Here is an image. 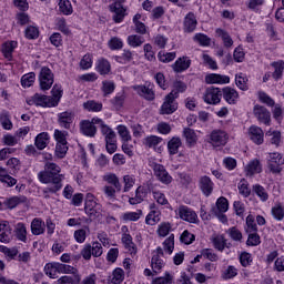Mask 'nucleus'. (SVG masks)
Segmentation results:
<instances>
[{"instance_id": "obj_1", "label": "nucleus", "mask_w": 284, "mask_h": 284, "mask_svg": "<svg viewBox=\"0 0 284 284\" xmlns=\"http://www.w3.org/2000/svg\"><path fill=\"white\" fill-rule=\"evenodd\" d=\"M61 173V168L52 162H47L44 170L38 173V179L40 183H61L63 181V175Z\"/></svg>"}, {"instance_id": "obj_2", "label": "nucleus", "mask_w": 284, "mask_h": 284, "mask_svg": "<svg viewBox=\"0 0 284 284\" xmlns=\"http://www.w3.org/2000/svg\"><path fill=\"white\" fill-rule=\"evenodd\" d=\"M28 105H37L40 108H57L58 101L50 95L36 93L31 99L27 100Z\"/></svg>"}, {"instance_id": "obj_3", "label": "nucleus", "mask_w": 284, "mask_h": 284, "mask_svg": "<svg viewBox=\"0 0 284 284\" xmlns=\"http://www.w3.org/2000/svg\"><path fill=\"white\" fill-rule=\"evenodd\" d=\"M99 121H103L101 118H93L90 120H82L80 122V132L84 136H90V139H93V136H97V125L101 128V123Z\"/></svg>"}, {"instance_id": "obj_4", "label": "nucleus", "mask_w": 284, "mask_h": 284, "mask_svg": "<svg viewBox=\"0 0 284 284\" xmlns=\"http://www.w3.org/2000/svg\"><path fill=\"white\" fill-rule=\"evenodd\" d=\"M123 3H125V0H113V3L109 6L110 12H113L114 23H121L125 19L126 9Z\"/></svg>"}, {"instance_id": "obj_5", "label": "nucleus", "mask_w": 284, "mask_h": 284, "mask_svg": "<svg viewBox=\"0 0 284 284\" xmlns=\"http://www.w3.org/2000/svg\"><path fill=\"white\" fill-rule=\"evenodd\" d=\"M41 90H50L54 84V73L48 67H42L39 73Z\"/></svg>"}, {"instance_id": "obj_6", "label": "nucleus", "mask_w": 284, "mask_h": 284, "mask_svg": "<svg viewBox=\"0 0 284 284\" xmlns=\"http://www.w3.org/2000/svg\"><path fill=\"white\" fill-rule=\"evenodd\" d=\"M284 159L281 153H270L267 159V168L272 174H281L283 172Z\"/></svg>"}, {"instance_id": "obj_7", "label": "nucleus", "mask_w": 284, "mask_h": 284, "mask_svg": "<svg viewBox=\"0 0 284 284\" xmlns=\"http://www.w3.org/2000/svg\"><path fill=\"white\" fill-rule=\"evenodd\" d=\"M152 254H153L151 258L152 272L155 274H161V271L163 270V267H165V262L161 260L162 256H165V253L163 252V247L158 246Z\"/></svg>"}, {"instance_id": "obj_8", "label": "nucleus", "mask_w": 284, "mask_h": 284, "mask_svg": "<svg viewBox=\"0 0 284 284\" xmlns=\"http://www.w3.org/2000/svg\"><path fill=\"white\" fill-rule=\"evenodd\" d=\"M222 97H223V90H221L219 88L211 87L205 90L203 100L209 105H217V103H221Z\"/></svg>"}, {"instance_id": "obj_9", "label": "nucleus", "mask_w": 284, "mask_h": 284, "mask_svg": "<svg viewBox=\"0 0 284 284\" xmlns=\"http://www.w3.org/2000/svg\"><path fill=\"white\" fill-rule=\"evenodd\" d=\"M253 114L260 123H264V125H271L272 114L270 113V110H267V108L255 104L253 108Z\"/></svg>"}, {"instance_id": "obj_10", "label": "nucleus", "mask_w": 284, "mask_h": 284, "mask_svg": "<svg viewBox=\"0 0 284 284\" xmlns=\"http://www.w3.org/2000/svg\"><path fill=\"white\" fill-rule=\"evenodd\" d=\"M152 170L158 181H160L164 185H170V183H172V175H170V173L168 172V170H165V166H163V164L153 163Z\"/></svg>"}, {"instance_id": "obj_11", "label": "nucleus", "mask_w": 284, "mask_h": 284, "mask_svg": "<svg viewBox=\"0 0 284 284\" xmlns=\"http://www.w3.org/2000/svg\"><path fill=\"white\" fill-rule=\"evenodd\" d=\"M179 110V103H176V98L166 94L164 102L161 106L160 114H174Z\"/></svg>"}, {"instance_id": "obj_12", "label": "nucleus", "mask_w": 284, "mask_h": 284, "mask_svg": "<svg viewBox=\"0 0 284 284\" xmlns=\"http://www.w3.org/2000/svg\"><path fill=\"white\" fill-rule=\"evenodd\" d=\"M179 216L182 221H186L187 223H197L199 220L196 212L185 205L179 207Z\"/></svg>"}, {"instance_id": "obj_13", "label": "nucleus", "mask_w": 284, "mask_h": 284, "mask_svg": "<svg viewBox=\"0 0 284 284\" xmlns=\"http://www.w3.org/2000/svg\"><path fill=\"white\" fill-rule=\"evenodd\" d=\"M135 92L139 94V97H142V99H145V101H154L156 99V94L154 93V90L151 88V85H135L133 87Z\"/></svg>"}, {"instance_id": "obj_14", "label": "nucleus", "mask_w": 284, "mask_h": 284, "mask_svg": "<svg viewBox=\"0 0 284 284\" xmlns=\"http://www.w3.org/2000/svg\"><path fill=\"white\" fill-rule=\"evenodd\" d=\"M196 26H199L196 16L194 14V12H189L183 21V31L190 34L196 30Z\"/></svg>"}, {"instance_id": "obj_15", "label": "nucleus", "mask_w": 284, "mask_h": 284, "mask_svg": "<svg viewBox=\"0 0 284 284\" xmlns=\"http://www.w3.org/2000/svg\"><path fill=\"white\" fill-rule=\"evenodd\" d=\"M12 241V226L10 222L1 221L0 222V243H10Z\"/></svg>"}, {"instance_id": "obj_16", "label": "nucleus", "mask_w": 284, "mask_h": 284, "mask_svg": "<svg viewBox=\"0 0 284 284\" xmlns=\"http://www.w3.org/2000/svg\"><path fill=\"white\" fill-rule=\"evenodd\" d=\"M248 134L253 143H255L256 145H263L265 133L263 132V129H261V126L251 125L248 129Z\"/></svg>"}, {"instance_id": "obj_17", "label": "nucleus", "mask_w": 284, "mask_h": 284, "mask_svg": "<svg viewBox=\"0 0 284 284\" xmlns=\"http://www.w3.org/2000/svg\"><path fill=\"white\" fill-rule=\"evenodd\" d=\"M73 121H74V113L70 111H64L58 115V123L60 128H64V130H70Z\"/></svg>"}, {"instance_id": "obj_18", "label": "nucleus", "mask_w": 284, "mask_h": 284, "mask_svg": "<svg viewBox=\"0 0 284 284\" xmlns=\"http://www.w3.org/2000/svg\"><path fill=\"white\" fill-rule=\"evenodd\" d=\"M211 143L214 148H221V145H225L227 143V133L225 131H213L211 133Z\"/></svg>"}, {"instance_id": "obj_19", "label": "nucleus", "mask_w": 284, "mask_h": 284, "mask_svg": "<svg viewBox=\"0 0 284 284\" xmlns=\"http://www.w3.org/2000/svg\"><path fill=\"white\" fill-rule=\"evenodd\" d=\"M222 97L230 105H236L239 101V91L230 87L222 89Z\"/></svg>"}, {"instance_id": "obj_20", "label": "nucleus", "mask_w": 284, "mask_h": 284, "mask_svg": "<svg viewBox=\"0 0 284 284\" xmlns=\"http://www.w3.org/2000/svg\"><path fill=\"white\" fill-rule=\"evenodd\" d=\"M200 190L204 196H210L214 192V182L207 175L200 178Z\"/></svg>"}, {"instance_id": "obj_21", "label": "nucleus", "mask_w": 284, "mask_h": 284, "mask_svg": "<svg viewBox=\"0 0 284 284\" xmlns=\"http://www.w3.org/2000/svg\"><path fill=\"white\" fill-rule=\"evenodd\" d=\"M190 65H192V60L189 57H182V58H179L172 64V68L174 72L181 73V72H185V70H189Z\"/></svg>"}, {"instance_id": "obj_22", "label": "nucleus", "mask_w": 284, "mask_h": 284, "mask_svg": "<svg viewBox=\"0 0 284 284\" xmlns=\"http://www.w3.org/2000/svg\"><path fill=\"white\" fill-rule=\"evenodd\" d=\"M58 270L59 274H73L75 283H81V275H79V270H77L74 266L58 262Z\"/></svg>"}, {"instance_id": "obj_23", "label": "nucleus", "mask_w": 284, "mask_h": 284, "mask_svg": "<svg viewBox=\"0 0 284 284\" xmlns=\"http://www.w3.org/2000/svg\"><path fill=\"white\" fill-rule=\"evenodd\" d=\"M100 123L101 134L104 136V141H116V133L112 128L108 126L103 120L98 121Z\"/></svg>"}, {"instance_id": "obj_24", "label": "nucleus", "mask_w": 284, "mask_h": 284, "mask_svg": "<svg viewBox=\"0 0 284 284\" xmlns=\"http://www.w3.org/2000/svg\"><path fill=\"white\" fill-rule=\"evenodd\" d=\"M84 212L90 219H99L101 216V204L97 202L84 204Z\"/></svg>"}, {"instance_id": "obj_25", "label": "nucleus", "mask_w": 284, "mask_h": 284, "mask_svg": "<svg viewBox=\"0 0 284 284\" xmlns=\"http://www.w3.org/2000/svg\"><path fill=\"white\" fill-rule=\"evenodd\" d=\"M50 143V134L48 132H42L36 136L34 145L37 150H45Z\"/></svg>"}, {"instance_id": "obj_26", "label": "nucleus", "mask_w": 284, "mask_h": 284, "mask_svg": "<svg viewBox=\"0 0 284 284\" xmlns=\"http://www.w3.org/2000/svg\"><path fill=\"white\" fill-rule=\"evenodd\" d=\"M247 176H254V174H261L263 172V166H261V161L252 160L245 168Z\"/></svg>"}, {"instance_id": "obj_27", "label": "nucleus", "mask_w": 284, "mask_h": 284, "mask_svg": "<svg viewBox=\"0 0 284 284\" xmlns=\"http://www.w3.org/2000/svg\"><path fill=\"white\" fill-rule=\"evenodd\" d=\"M205 82L209 84L230 83V77L221 75L219 73H210L205 77Z\"/></svg>"}, {"instance_id": "obj_28", "label": "nucleus", "mask_w": 284, "mask_h": 284, "mask_svg": "<svg viewBox=\"0 0 284 284\" xmlns=\"http://www.w3.org/2000/svg\"><path fill=\"white\" fill-rule=\"evenodd\" d=\"M45 232V223L41 219H33L31 222V233L39 236Z\"/></svg>"}, {"instance_id": "obj_29", "label": "nucleus", "mask_w": 284, "mask_h": 284, "mask_svg": "<svg viewBox=\"0 0 284 284\" xmlns=\"http://www.w3.org/2000/svg\"><path fill=\"white\" fill-rule=\"evenodd\" d=\"M17 41H8L2 44L1 50L4 59H8V61H12V52H14V48H17Z\"/></svg>"}, {"instance_id": "obj_30", "label": "nucleus", "mask_w": 284, "mask_h": 284, "mask_svg": "<svg viewBox=\"0 0 284 284\" xmlns=\"http://www.w3.org/2000/svg\"><path fill=\"white\" fill-rule=\"evenodd\" d=\"M27 202H28V197H26L24 195H19V196H12L6 200L4 205H7L9 210H14L17 205H21V203H27Z\"/></svg>"}, {"instance_id": "obj_31", "label": "nucleus", "mask_w": 284, "mask_h": 284, "mask_svg": "<svg viewBox=\"0 0 284 284\" xmlns=\"http://www.w3.org/2000/svg\"><path fill=\"white\" fill-rule=\"evenodd\" d=\"M14 234L18 241L26 243L28 241V229H26V224L18 223L14 229Z\"/></svg>"}, {"instance_id": "obj_32", "label": "nucleus", "mask_w": 284, "mask_h": 284, "mask_svg": "<svg viewBox=\"0 0 284 284\" xmlns=\"http://www.w3.org/2000/svg\"><path fill=\"white\" fill-rule=\"evenodd\" d=\"M187 90V84L183 81H175L173 83V90L169 93L170 97H173V99H179V94L185 92Z\"/></svg>"}, {"instance_id": "obj_33", "label": "nucleus", "mask_w": 284, "mask_h": 284, "mask_svg": "<svg viewBox=\"0 0 284 284\" xmlns=\"http://www.w3.org/2000/svg\"><path fill=\"white\" fill-rule=\"evenodd\" d=\"M122 243L130 254H136V244L132 241V235L124 233L122 235Z\"/></svg>"}, {"instance_id": "obj_34", "label": "nucleus", "mask_w": 284, "mask_h": 284, "mask_svg": "<svg viewBox=\"0 0 284 284\" xmlns=\"http://www.w3.org/2000/svg\"><path fill=\"white\" fill-rule=\"evenodd\" d=\"M215 32L216 36L222 39L224 48H232L234 45V40H232V37L230 33H227V31L223 29H216Z\"/></svg>"}, {"instance_id": "obj_35", "label": "nucleus", "mask_w": 284, "mask_h": 284, "mask_svg": "<svg viewBox=\"0 0 284 284\" xmlns=\"http://www.w3.org/2000/svg\"><path fill=\"white\" fill-rule=\"evenodd\" d=\"M103 181L109 183V185H113V187H115L116 192H121V190L123 187L121 185V181H119V176H116V174H114V173L104 175Z\"/></svg>"}, {"instance_id": "obj_36", "label": "nucleus", "mask_w": 284, "mask_h": 284, "mask_svg": "<svg viewBox=\"0 0 284 284\" xmlns=\"http://www.w3.org/2000/svg\"><path fill=\"white\" fill-rule=\"evenodd\" d=\"M59 262L48 263L44 266V274L49 276V278H59L57 274H59L58 266Z\"/></svg>"}, {"instance_id": "obj_37", "label": "nucleus", "mask_w": 284, "mask_h": 284, "mask_svg": "<svg viewBox=\"0 0 284 284\" xmlns=\"http://www.w3.org/2000/svg\"><path fill=\"white\" fill-rule=\"evenodd\" d=\"M95 70L97 72H99V74H102V75L110 74V70H111L110 61L103 58L98 60Z\"/></svg>"}, {"instance_id": "obj_38", "label": "nucleus", "mask_w": 284, "mask_h": 284, "mask_svg": "<svg viewBox=\"0 0 284 284\" xmlns=\"http://www.w3.org/2000/svg\"><path fill=\"white\" fill-rule=\"evenodd\" d=\"M230 209V203L227 202V199L224 196L217 199L216 201V207L212 209L213 214H219V212H227Z\"/></svg>"}, {"instance_id": "obj_39", "label": "nucleus", "mask_w": 284, "mask_h": 284, "mask_svg": "<svg viewBox=\"0 0 284 284\" xmlns=\"http://www.w3.org/2000/svg\"><path fill=\"white\" fill-rule=\"evenodd\" d=\"M128 43L131 48H141L145 43V38L138 34H131L128 37Z\"/></svg>"}, {"instance_id": "obj_40", "label": "nucleus", "mask_w": 284, "mask_h": 284, "mask_svg": "<svg viewBox=\"0 0 284 284\" xmlns=\"http://www.w3.org/2000/svg\"><path fill=\"white\" fill-rule=\"evenodd\" d=\"M0 123L3 130H12L13 124H12V121L10 120V112L2 111L0 113Z\"/></svg>"}, {"instance_id": "obj_41", "label": "nucleus", "mask_w": 284, "mask_h": 284, "mask_svg": "<svg viewBox=\"0 0 284 284\" xmlns=\"http://www.w3.org/2000/svg\"><path fill=\"white\" fill-rule=\"evenodd\" d=\"M182 145L181 138H173L168 143L170 154H179V148Z\"/></svg>"}, {"instance_id": "obj_42", "label": "nucleus", "mask_w": 284, "mask_h": 284, "mask_svg": "<svg viewBox=\"0 0 284 284\" xmlns=\"http://www.w3.org/2000/svg\"><path fill=\"white\" fill-rule=\"evenodd\" d=\"M272 67L274 68V72H273L272 77L275 81H278L283 77L284 63H283V61L273 62Z\"/></svg>"}, {"instance_id": "obj_43", "label": "nucleus", "mask_w": 284, "mask_h": 284, "mask_svg": "<svg viewBox=\"0 0 284 284\" xmlns=\"http://www.w3.org/2000/svg\"><path fill=\"white\" fill-rule=\"evenodd\" d=\"M84 110H88L89 112H101L103 110V104L99 103L94 100L87 101L83 103Z\"/></svg>"}, {"instance_id": "obj_44", "label": "nucleus", "mask_w": 284, "mask_h": 284, "mask_svg": "<svg viewBox=\"0 0 284 284\" xmlns=\"http://www.w3.org/2000/svg\"><path fill=\"white\" fill-rule=\"evenodd\" d=\"M261 243V235H258V232H252L248 233V237L246 241V245L248 247H256Z\"/></svg>"}, {"instance_id": "obj_45", "label": "nucleus", "mask_w": 284, "mask_h": 284, "mask_svg": "<svg viewBox=\"0 0 284 284\" xmlns=\"http://www.w3.org/2000/svg\"><path fill=\"white\" fill-rule=\"evenodd\" d=\"M213 245H214L215 250H219V252H223L225 250V247H230V246H227V240H225V237H223V235L214 237Z\"/></svg>"}, {"instance_id": "obj_46", "label": "nucleus", "mask_w": 284, "mask_h": 284, "mask_svg": "<svg viewBox=\"0 0 284 284\" xmlns=\"http://www.w3.org/2000/svg\"><path fill=\"white\" fill-rule=\"evenodd\" d=\"M183 135L185 136L186 143H189V145H194V143H196V132L193 129L185 128Z\"/></svg>"}, {"instance_id": "obj_47", "label": "nucleus", "mask_w": 284, "mask_h": 284, "mask_svg": "<svg viewBox=\"0 0 284 284\" xmlns=\"http://www.w3.org/2000/svg\"><path fill=\"white\" fill-rule=\"evenodd\" d=\"M245 232L246 233L258 232V226L256 225V222L254 220V215H252V214H250L246 217Z\"/></svg>"}, {"instance_id": "obj_48", "label": "nucleus", "mask_w": 284, "mask_h": 284, "mask_svg": "<svg viewBox=\"0 0 284 284\" xmlns=\"http://www.w3.org/2000/svg\"><path fill=\"white\" fill-rule=\"evenodd\" d=\"M112 276L113 277L111 278V283L121 284L123 283V278H125V272L123 271V268H115Z\"/></svg>"}, {"instance_id": "obj_49", "label": "nucleus", "mask_w": 284, "mask_h": 284, "mask_svg": "<svg viewBox=\"0 0 284 284\" xmlns=\"http://www.w3.org/2000/svg\"><path fill=\"white\" fill-rule=\"evenodd\" d=\"M36 77L37 75L34 74V72H30V73L22 75V78H21L22 88H30L32 85V83H34Z\"/></svg>"}, {"instance_id": "obj_50", "label": "nucleus", "mask_w": 284, "mask_h": 284, "mask_svg": "<svg viewBox=\"0 0 284 284\" xmlns=\"http://www.w3.org/2000/svg\"><path fill=\"white\" fill-rule=\"evenodd\" d=\"M24 37L26 39H30V40L39 39V28L34 26L27 27L24 31Z\"/></svg>"}, {"instance_id": "obj_51", "label": "nucleus", "mask_w": 284, "mask_h": 284, "mask_svg": "<svg viewBox=\"0 0 284 284\" xmlns=\"http://www.w3.org/2000/svg\"><path fill=\"white\" fill-rule=\"evenodd\" d=\"M114 90H116V84H114L113 81L105 80L102 82V92L104 97H108V94H112Z\"/></svg>"}, {"instance_id": "obj_52", "label": "nucleus", "mask_w": 284, "mask_h": 284, "mask_svg": "<svg viewBox=\"0 0 284 284\" xmlns=\"http://www.w3.org/2000/svg\"><path fill=\"white\" fill-rule=\"evenodd\" d=\"M239 192L240 194H242V196H245V199H247V196H250V194H252V191L250 190V186L247 184V181L245 179H242L239 183Z\"/></svg>"}, {"instance_id": "obj_53", "label": "nucleus", "mask_w": 284, "mask_h": 284, "mask_svg": "<svg viewBox=\"0 0 284 284\" xmlns=\"http://www.w3.org/2000/svg\"><path fill=\"white\" fill-rule=\"evenodd\" d=\"M253 191L261 199V201L265 202L267 201V199H270V195L267 194V191H265V187L260 184L254 185Z\"/></svg>"}, {"instance_id": "obj_54", "label": "nucleus", "mask_w": 284, "mask_h": 284, "mask_svg": "<svg viewBox=\"0 0 284 284\" xmlns=\"http://www.w3.org/2000/svg\"><path fill=\"white\" fill-rule=\"evenodd\" d=\"M59 8L62 14H72V3L69 0H60Z\"/></svg>"}, {"instance_id": "obj_55", "label": "nucleus", "mask_w": 284, "mask_h": 284, "mask_svg": "<svg viewBox=\"0 0 284 284\" xmlns=\"http://www.w3.org/2000/svg\"><path fill=\"white\" fill-rule=\"evenodd\" d=\"M161 141H163L162 138H159L156 135H150L144 139V145H146V148H156V145H159Z\"/></svg>"}, {"instance_id": "obj_56", "label": "nucleus", "mask_w": 284, "mask_h": 284, "mask_svg": "<svg viewBox=\"0 0 284 284\" xmlns=\"http://www.w3.org/2000/svg\"><path fill=\"white\" fill-rule=\"evenodd\" d=\"M132 51L124 49L122 55L115 57V61L119 63H130L132 61Z\"/></svg>"}, {"instance_id": "obj_57", "label": "nucleus", "mask_w": 284, "mask_h": 284, "mask_svg": "<svg viewBox=\"0 0 284 284\" xmlns=\"http://www.w3.org/2000/svg\"><path fill=\"white\" fill-rule=\"evenodd\" d=\"M235 85L243 90L244 92L248 90L247 88V79L243 77V73L235 75Z\"/></svg>"}, {"instance_id": "obj_58", "label": "nucleus", "mask_w": 284, "mask_h": 284, "mask_svg": "<svg viewBox=\"0 0 284 284\" xmlns=\"http://www.w3.org/2000/svg\"><path fill=\"white\" fill-rule=\"evenodd\" d=\"M143 214V211L138 210L136 212H126L122 215L123 221H139Z\"/></svg>"}, {"instance_id": "obj_59", "label": "nucleus", "mask_w": 284, "mask_h": 284, "mask_svg": "<svg viewBox=\"0 0 284 284\" xmlns=\"http://www.w3.org/2000/svg\"><path fill=\"white\" fill-rule=\"evenodd\" d=\"M163 247L168 254H172L174 252V234H171L164 242Z\"/></svg>"}, {"instance_id": "obj_60", "label": "nucleus", "mask_w": 284, "mask_h": 284, "mask_svg": "<svg viewBox=\"0 0 284 284\" xmlns=\"http://www.w3.org/2000/svg\"><path fill=\"white\" fill-rule=\"evenodd\" d=\"M239 270L236 267L230 265L227 268L223 271L222 278L229 280V278H234V276H237Z\"/></svg>"}, {"instance_id": "obj_61", "label": "nucleus", "mask_w": 284, "mask_h": 284, "mask_svg": "<svg viewBox=\"0 0 284 284\" xmlns=\"http://www.w3.org/2000/svg\"><path fill=\"white\" fill-rule=\"evenodd\" d=\"M194 41H196L197 43H200V45H204V47H207L210 45L211 43V39L210 37H207L206 34H203V33H197L194 36Z\"/></svg>"}, {"instance_id": "obj_62", "label": "nucleus", "mask_w": 284, "mask_h": 284, "mask_svg": "<svg viewBox=\"0 0 284 284\" xmlns=\"http://www.w3.org/2000/svg\"><path fill=\"white\" fill-rule=\"evenodd\" d=\"M272 214L276 221H283L284 219V207L280 204L272 207Z\"/></svg>"}, {"instance_id": "obj_63", "label": "nucleus", "mask_w": 284, "mask_h": 284, "mask_svg": "<svg viewBox=\"0 0 284 284\" xmlns=\"http://www.w3.org/2000/svg\"><path fill=\"white\" fill-rule=\"evenodd\" d=\"M110 50H121L123 48V40L118 37L111 38L109 41Z\"/></svg>"}, {"instance_id": "obj_64", "label": "nucleus", "mask_w": 284, "mask_h": 284, "mask_svg": "<svg viewBox=\"0 0 284 284\" xmlns=\"http://www.w3.org/2000/svg\"><path fill=\"white\" fill-rule=\"evenodd\" d=\"M172 283V275L169 272L164 276L156 277L152 281V284H170Z\"/></svg>"}]
</instances>
